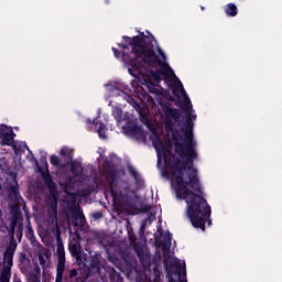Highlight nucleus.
<instances>
[{
  "label": "nucleus",
  "mask_w": 282,
  "mask_h": 282,
  "mask_svg": "<svg viewBox=\"0 0 282 282\" xmlns=\"http://www.w3.org/2000/svg\"><path fill=\"white\" fill-rule=\"evenodd\" d=\"M175 274L178 276V282H187L186 280V267L182 265L180 262L175 265ZM169 282H177L173 276L169 278Z\"/></svg>",
  "instance_id": "nucleus-16"
},
{
  "label": "nucleus",
  "mask_w": 282,
  "mask_h": 282,
  "mask_svg": "<svg viewBox=\"0 0 282 282\" xmlns=\"http://www.w3.org/2000/svg\"><path fill=\"white\" fill-rule=\"evenodd\" d=\"M174 151L181 159H174L172 166V177L174 180V191L177 199H184L188 206V215L192 217L193 224L197 225V216L206 210V198L199 194L202 183L199 174L195 169V160H197V144L182 145L177 139H174ZM185 160V161H182Z\"/></svg>",
  "instance_id": "nucleus-1"
},
{
  "label": "nucleus",
  "mask_w": 282,
  "mask_h": 282,
  "mask_svg": "<svg viewBox=\"0 0 282 282\" xmlns=\"http://www.w3.org/2000/svg\"><path fill=\"white\" fill-rule=\"evenodd\" d=\"M11 221L8 228V231L11 234V237H14V230L19 224H23V212H21V206L19 204H13L10 206Z\"/></svg>",
  "instance_id": "nucleus-9"
},
{
  "label": "nucleus",
  "mask_w": 282,
  "mask_h": 282,
  "mask_svg": "<svg viewBox=\"0 0 282 282\" xmlns=\"http://www.w3.org/2000/svg\"><path fill=\"white\" fill-rule=\"evenodd\" d=\"M172 94H173V96H175V98H180L181 96H183V98H184L183 109L193 107V104L191 102L188 95H186L184 85L182 84V82L180 79H177V83L172 84Z\"/></svg>",
  "instance_id": "nucleus-13"
},
{
  "label": "nucleus",
  "mask_w": 282,
  "mask_h": 282,
  "mask_svg": "<svg viewBox=\"0 0 282 282\" xmlns=\"http://www.w3.org/2000/svg\"><path fill=\"white\" fill-rule=\"evenodd\" d=\"M33 160L35 162V166H37V171L41 174L46 188H48L50 195H56V183L54 182V180H52V174H50V165L47 164V160H42V162H44L45 169L39 165V161L35 156H33Z\"/></svg>",
  "instance_id": "nucleus-6"
},
{
  "label": "nucleus",
  "mask_w": 282,
  "mask_h": 282,
  "mask_svg": "<svg viewBox=\"0 0 282 282\" xmlns=\"http://www.w3.org/2000/svg\"><path fill=\"white\" fill-rule=\"evenodd\" d=\"M39 254H43L44 259L50 260V257H52V251H50V249H45L42 253Z\"/></svg>",
  "instance_id": "nucleus-37"
},
{
  "label": "nucleus",
  "mask_w": 282,
  "mask_h": 282,
  "mask_svg": "<svg viewBox=\"0 0 282 282\" xmlns=\"http://www.w3.org/2000/svg\"><path fill=\"white\" fill-rule=\"evenodd\" d=\"M57 269L65 270V247L63 243L57 245Z\"/></svg>",
  "instance_id": "nucleus-17"
},
{
  "label": "nucleus",
  "mask_w": 282,
  "mask_h": 282,
  "mask_svg": "<svg viewBox=\"0 0 282 282\" xmlns=\"http://www.w3.org/2000/svg\"><path fill=\"white\" fill-rule=\"evenodd\" d=\"M185 113H186V118H185V124L184 128H182L183 131V135L178 134L176 137H173V140L175 142V139L181 142L182 147H186V145H195L197 144V141H195V135L193 134V120L197 119V116L193 115V106H189L188 108H183Z\"/></svg>",
  "instance_id": "nucleus-4"
},
{
  "label": "nucleus",
  "mask_w": 282,
  "mask_h": 282,
  "mask_svg": "<svg viewBox=\"0 0 282 282\" xmlns=\"http://www.w3.org/2000/svg\"><path fill=\"white\" fill-rule=\"evenodd\" d=\"M37 259L40 265H42V268L45 270L47 268V260L45 259V257H43V254H37Z\"/></svg>",
  "instance_id": "nucleus-34"
},
{
  "label": "nucleus",
  "mask_w": 282,
  "mask_h": 282,
  "mask_svg": "<svg viewBox=\"0 0 282 282\" xmlns=\"http://www.w3.org/2000/svg\"><path fill=\"white\" fill-rule=\"evenodd\" d=\"M89 270H95V272H100V259L98 258V256H94L90 259Z\"/></svg>",
  "instance_id": "nucleus-29"
},
{
  "label": "nucleus",
  "mask_w": 282,
  "mask_h": 282,
  "mask_svg": "<svg viewBox=\"0 0 282 282\" xmlns=\"http://www.w3.org/2000/svg\"><path fill=\"white\" fill-rule=\"evenodd\" d=\"M14 130L12 127L0 124V144L1 147H12L14 144Z\"/></svg>",
  "instance_id": "nucleus-11"
},
{
  "label": "nucleus",
  "mask_w": 282,
  "mask_h": 282,
  "mask_svg": "<svg viewBox=\"0 0 282 282\" xmlns=\"http://www.w3.org/2000/svg\"><path fill=\"white\" fill-rule=\"evenodd\" d=\"M104 169L106 171L104 183L106 193H109L117 204L129 206L131 203V184L127 181H118L116 183L118 171L113 161L105 159Z\"/></svg>",
  "instance_id": "nucleus-3"
},
{
  "label": "nucleus",
  "mask_w": 282,
  "mask_h": 282,
  "mask_svg": "<svg viewBox=\"0 0 282 282\" xmlns=\"http://www.w3.org/2000/svg\"><path fill=\"white\" fill-rule=\"evenodd\" d=\"M186 205H187V217L191 220L192 226L194 228H199L204 232V230H206V221L208 223V226L213 224V220H210V215H212L210 205H208V202L206 200L205 210H203L202 215H198L196 218L197 225H194L193 218L188 214V204Z\"/></svg>",
  "instance_id": "nucleus-8"
},
{
  "label": "nucleus",
  "mask_w": 282,
  "mask_h": 282,
  "mask_svg": "<svg viewBox=\"0 0 282 282\" xmlns=\"http://www.w3.org/2000/svg\"><path fill=\"white\" fill-rule=\"evenodd\" d=\"M149 210H151V207L149 205H144L140 208V213H149Z\"/></svg>",
  "instance_id": "nucleus-40"
},
{
  "label": "nucleus",
  "mask_w": 282,
  "mask_h": 282,
  "mask_svg": "<svg viewBox=\"0 0 282 282\" xmlns=\"http://www.w3.org/2000/svg\"><path fill=\"white\" fill-rule=\"evenodd\" d=\"M156 51H158V54L161 56L162 61H166V54L164 53V51H162L160 45H156Z\"/></svg>",
  "instance_id": "nucleus-36"
},
{
  "label": "nucleus",
  "mask_w": 282,
  "mask_h": 282,
  "mask_svg": "<svg viewBox=\"0 0 282 282\" xmlns=\"http://www.w3.org/2000/svg\"><path fill=\"white\" fill-rule=\"evenodd\" d=\"M200 10L204 12V10H206V8H204V7H200Z\"/></svg>",
  "instance_id": "nucleus-48"
},
{
  "label": "nucleus",
  "mask_w": 282,
  "mask_h": 282,
  "mask_svg": "<svg viewBox=\"0 0 282 282\" xmlns=\"http://www.w3.org/2000/svg\"><path fill=\"white\" fill-rule=\"evenodd\" d=\"M26 239H34V229H32V225L29 223L26 225V231H25Z\"/></svg>",
  "instance_id": "nucleus-32"
},
{
  "label": "nucleus",
  "mask_w": 282,
  "mask_h": 282,
  "mask_svg": "<svg viewBox=\"0 0 282 282\" xmlns=\"http://www.w3.org/2000/svg\"><path fill=\"white\" fill-rule=\"evenodd\" d=\"M147 221H149V219H145L143 221V224L141 225V230H144L147 228Z\"/></svg>",
  "instance_id": "nucleus-44"
},
{
  "label": "nucleus",
  "mask_w": 282,
  "mask_h": 282,
  "mask_svg": "<svg viewBox=\"0 0 282 282\" xmlns=\"http://www.w3.org/2000/svg\"><path fill=\"white\" fill-rule=\"evenodd\" d=\"M93 123L95 126V130L97 131L99 138H102L104 140L107 138V134L105 133V130L107 129V124L105 122L94 119Z\"/></svg>",
  "instance_id": "nucleus-20"
},
{
  "label": "nucleus",
  "mask_w": 282,
  "mask_h": 282,
  "mask_svg": "<svg viewBox=\"0 0 282 282\" xmlns=\"http://www.w3.org/2000/svg\"><path fill=\"white\" fill-rule=\"evenodd\" d=\"M34 270H35L36 274H41V268L40 267H35Z\"/></svg>",
  "instance_id": "nucleus-45"
},
{
  "label": "nucleus",
  "mask_w": 282,
  "mask_h": 282,
  "mask_svg": "<svg viewBox=\"0 0 282 282\" xmlns=\"http://www.w3.org/2000/svg\"><path fill=\"white\" fill-rule=\"evenodd\" d=\"M19 265H20L21 272H25L32 265V262L30 261V258H28V254H25V252L20 253Z\"/></svg>",
  "instance_id": "nucleus-24"
},
{
  "label": "nucleus",
  "mask_w": 282,
  "mask_h": 282,
  "mask_svg": "<svg viewBox=\"0 0 282 282\" xmlns=\"http://www.w3.org/2000/svg\"><path fill=\"white\" fill-rule=\"evenodd\" d=\"M68 250L73 257V259L76 260L78 265H86L87 263V253L83 250V246L79 241L70 242L68 245Z\"/></svg>",
  "instance_id": "nucleus-10"
},
{
  "label": "nucleus",
  "mask_w": 282,
  "mask_h": 282,
  "mask_svg": "<svg viewBox=\"0 0 282 282\" xmlns=\"http://www.w3.org/2000/svg\"><path fill=\"white\" fill-rule=\"evenodd\" d=\"M163 113L165 116V122H166L167 129L173 128V120L175 122H180V119L182 118V112L178 109L172 108L171 106H164Z\"/></svg>",
  "instance_id": "nucleus-12"
},
{
  "label": "nucleus",
  "mask_w": 282,
  "mask_h": 282,
  "mask_svg": "<svg viewBox=\"0 0 282 282\" xmlns=\"http://www.w3.org/2000/svg\"><path fill=\"white\" fill-rule=\"evenodd\" d=\"M29 281H30V282H41V276H39L36 273H32V274L29 276Z\"/></svg>",
  "instance_id": "nucleus-35"
},
{
  "label": "nucleus",
  "mask_w": 282,
  "mask_h": 282,
  "mask_svg": "<svg viewBox=\"0 0 282 282\" xmlns=\"http://www.w3.org/2000/svg\"><path fill=\"white\" fill-rule=\"evenodd\" d=\"M63 274H65V269H57L56 268L55 282H63Z\"/></svg>",
  "instance_id": "nucleus-33"
},
{
  "label": "nucleus",
  "mask_w": 282,
  "mask_h": 282,
  "mask_svg": "<svg viewBox=\"0 0 282 282\" xmlns=\"http://www.w3.org/2000/svg\"><path fill=\"white\" fill-rule=\"evenodd\" d=\"M93 217H94V219H100V218H102V213H100V212L94 213Z\"/></svg>",
  "instance_id": "nucleus-42"
},
{
  "label": "nucleus",
  "mask_w": 282,
  "mask_h": 282,
  "mask_svg": "<svg viewBox=\"0 0 282 282\" xmlns=\"http://www.w3.org/2000/svg\"><path fill=\"white\" fill-rule=\"evenodd\" d=\"M10 193L13 196L14 204H21V202H23V197H21V194L19 193V184L11 186Z\"/></svg>",
  "instance_id": "nucleus-27"
},
{
  "label": "nucleus",
  "mask_w": 282,
  "mask_h": 282,
  "mask_svg": "<svg viewBox=\"0 0 282 282\" xmlns=\"http://www.w3.org/2000/svg\"><path fill=\"white\" fill-rule=\"evenodd\" d=\"M15 228V238L18 239V241H21V239H23V223L18 224Z\"/></svg>",
  "instance_id": "nucleus-31"
},
{
  "label": "nucleus",
  "mask_w": 282,
  "mask_h": 282,
  "mask_svg": "<svg viewBox=\"0 0 282 282\" xmlns=\"http://www.w3.org/2000/svg\"><path fill=\"white\" fill-rule=\"evenodd\" d=\"M106 272H108L110 282H124V278H122V275L116 271V268L107 267Z\"/></svg>",
  "instance_id": "nucleus-18"
},
{
  "label": "nucleus",
  "mask_w": 282,
  "mask_h": 282,
  "mask_svg": "<svg viewBox=\"0 0 282 282\" xmlns=\"http://www.w3.org/2000/svg\"><path fill=\"white\" fill-rule=\"evenodd\" d=\"M12 149H13L15 155H19V153H25V149H26V151H29L30 155H32L31 160L34 162V153H32V150H30L26 142L19 144V145L13 144Z\"/></svg>",
  "instance_id": "nucleus-23"
},
{
  "label": "nucleus",
  "mask_w": 282,
  "mask_h": 282,
  "mask_svg": "<svg viewBox=\"0 0 282 282\" xmlns=\"http://www.w3.org/2000/svg\"><path fill=\"white\" fill-rule=\"evenodd\" d=\"M154 149L156 151H162L163 160L164 162H171V160H175V155H173V150H171V145H164V141L162 139L156 138L155 141H153Z\"/></svg>",
  "instance_id": "nucleus-14"
},
{
  "label": "nucleus",
  "mask_w": 282,
  "mask_h": 282,
  "mask_svg": "<svg viewBox=\"0 0 282 282\" xmlns=\"http://www.w3.org/2000/svg\"><path fill=\"white\" fill-rule=\"evenodd\" d=\"M173 239V235L167 231L163 238V240L160 241L161 250L164 252H169L171 250V241Z\"/></svg>",
  "instance_id": "nucleus-22"
},
{
  "label": "nucleus",
  "mask_w": 282,
  "mask_h": 282,
  "mask_svg": "<svg viewBox=\"0 0 282 282\" xmlns=\"http://www.w3.org/2000/svg\"><path fill=\"white\" fill-rule=\"evenodd\" d=\"M13 282H21V278L14 276V278H13Z\"/></svg>",
  "instance_id": "nucleus-46"
},
{
  "label": "nucleus",
  "mask_w": 282,
  "mask_h": 282,
  "mask_svg": "<svg viewBox=\"0 0 282 282\" xmlns=\"http://www.w3.org/2000/svg\"><path fill=\"white\" fill-rule=\"evenodd\" d=\"M126 133L132 138H140L143 135L142 127L138 124L128 126L126 128Z\"/></svg>",
  "instance_id": "nucleus-19"
},
{
  "label": "nucleus",
  "mask_w": 282,
  "mask_h": 282,
  "mask_svg": "<svg viewBox=\"0 0 282 282\" xmlns=\"http://www.w3.org/2000/svg\"><path fill=\"white\" fill-rule=\"evenodd\" d=\"M70 164V173L72 175H74V177H80V175H83V164L78 161H74L72 160Z\"/></svg>",
  "instance_id": "nucleus-21"
},
{
  "label": "nucleus",
  "mask_w": 282,
  "mask_h": 282,
  "mask_svg": "<svg viewBox=\"0 0 282 282\" xmlns=\"http://www.w3.org/2000/svg\"><path fill=\"white\" fill-rule=\"evenodd\" d=\"M61 156L64 159V162L61 163V159L55 154L51 155L50 162L52 166H56L57 169H65L72 164V160H74V152L69 150L67 147H63L59 151Z\"/></svg>",
  "instance_id": "nucleus-7"
},
{
  "label": "nucleus",
  "mask_w": 282,
  "mask_h": 282,
  "mask_svg": "<svg viewBox=\"0 0 282 282\" xmlns=\"http://www.w3.org/2000/svg\"><path fill=\"white\" fill-rule=\"evenodd\" d=\"M135 106L140 109V104L139 102H135Z\"/></svg>",
  "instance_id": "nucleus-47"
},
{
  "label": "nucleus",
  "mask_w": 282,
  "mask_h": 282,
  "mask_svg": "<svg viewBox=\"0 0 282 282\" xmlns=\"http://www.w3.org/2000/svg\"><path fill=\"white\" fill-rule=\"evenodd\" d=\"M69 279H76L78 276V270L72 269L68 274Z\"/></svg>",
  "instance_id": "nucleus-38"
},
{
  "label": "nucleus",
  "mask_w": 282,
  "mask_h": 282,
  "mask_svg": "<svg viewBox=\"0 0 282 282\" xmlns=\"http://www.w3.org/2000/svg\"><path fill=\"white\" fill-rule=\"evenodd\" d=\"M112 116H113L115 120H117L118 123L122 122L123 112H122L121 108H115L112 110Z\"/></svg>",
  "instance_id": "nucleus-30"
},
{
  "label": "nucleus",
  "mask_w": 282,
  "mask_h": 282,
  "mask_svg": "<svg viewBox=\"0 0 282 282\" xmlns=\"http://www.w3.org/2000/svg\"><path fill=\"white\" fill-rule=\"evenodd\" d=\"M128 171H129L130 175L133 177L137 186H144V180L142 178L140 173H138V171L135 169L130 166L128 169Z\"/></svg>",
  "instance_id": "nucleus-25"
},
{
  "label": "nucleus",
  "mask_w": 282,
  "mask_h": 282,
  "mask_svg": "<svg viewBox=\"0 0 282 282\" xmlns=\"http://www.w3.org/2000/svg\"><path fill=\"white\" fill-rule=\"evenodd\" d=\"M17 239L11 236V240L3 252V267L0 272V282H10L12 276V265H14V252H17Z\"/></svg>",
  "instance_id": "nucleus-5"
},
{
  "label": "nucleus",
  "mask_w": 282,
  "mask_h": 282,
  "mask_svg": "<svg viewBox=\"0 0 282 282\" xmlns=\"http://www.w3.org/2000/svg\"><path fill=\"white\" fill-rule=\"evenodd\" d=\"M78 217L80 219H85V215H83V213H80V212H77V214H76V219H78Z\"/></svg>",
  "instance_id": "nucleus-43"
},
{
  "label": "nucleus",
  "mask_w": 282,
  "mask_h": 282,
  "mask_svg": "<svg viewBox=\"0 0 282 282\" xmlns=\"http://www.w3.org/2000/svg\"><path fill=\"white\" fill-rule=\"evenodd\" d=\"M134 251L137 257L140 259L141 263L144 264V261L147 260V254L144 253V246L135 245Z\"/></svg>",
  "instance_id": "nucleus-28"
},
{
  "label": "nucleus",
  "mask_w": 282,
  "mask_h": 282,
  "mask_svg": "<svg viewBox=\"0 0 282 282\" xmlns=\"http://www.w3.org/2000/svg\"><path fill=\"white\" fill-rule=\"evenodd\" d=\"M112 52H113V56H115L116 58H120V51H119L118 48L112 47Z\"/></svg>",
  "instance_id": "nucleus-41"
},
{
  "label": "nucleus",
  "mask_w": 282,
  "mask_h": 282,
  "mask_svg": "<svg viewBox=\"0 0 282 282\" xmlns=\"http://www.w3.org/2000/svg\"><path fill=\"white\" fill-rule=\"evenodd\" d=\"M88 124H91V120H88Z\"/></svg>",
  "instance_id": "nucleus-49"
},
{
  "label": "nucleus",
  "mask_w": 282,
  "mask_h": 282,
  "mask_svg": "<svg viewBox=\"0 0 282 282\" xmlns=\"http://www.w3.org/2000/svg\"><path fill=\"white\" fill-rule=\"evenodd\" d=\"M122 39L130 45V47H132V51L129 52V46L127 44H118L122 50V62L128 67L130 74L133 69H140V64L144 63V65H148L149 67L159 65V70H150V76L154 83H161V76H164L165 80H171L172 78H176L177 80V76H175L173 68H171L169 64L163 63L162 59L158 57V54H155L153 42L158 43V40H155L153 35L147 36L144 33H140V35L133 37L123 35Z\"/></svg>",
  "instance_id": "nucleus-2"
},
{
  "label": "nucleus",
  "mask_w": 282,
  "mask_h": 282,
  "mask_svg": "<svg viewBox=\"0 0 282 282\" xmlns=\"http://www.w3.org/2000/svg\"><path fill=\"white\" fill-rule=\"evenodd\" d=\"M31 245H33L34 247H39L41 246V242H39V240H36V236L34 238L29 239Z\"/></svg>",
  "instance_id": "nucleus-39"
},
{
  "label": "nucleus",
  "mask_w": 282,
  "mask_h": 282,
  "mask_svg": "<svg viewBox=\"0 0 282 282\" xmlns=\"http://www.w3.org/2000/svg\"><path fill=\"white\" fill-rule=\"evenodd\" d=\"M53 199L51 200L50 210H48V217L52 219V221H58V197L56 194H53Z\"/></svg>",
  "instance_id": "nucleus-15"
},
{
  "label": "nucleus",
  "mask_w": 282,
  "mask_h": 282,
  "mask_svg": "<svg viewBox=\"0 0 282 282\" xmlns=\"http://www.w3.org/2000/svg\"><path fill=\"white\" fill-rule=\"evenodd\" d=\"M225 14L227 17H237L239 14V9L237 8V4L230 2L225 7Z\"/></svg>",
  "instance_id": "nucleus-26"
}]
</instances>
